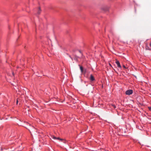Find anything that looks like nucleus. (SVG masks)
Wrapping results in <instances>:
<instances>
[{
  "label": "nucleus",
  "mask_w": 151,
  "mask_h": 151,
  "mask_svg": "<svg viewBox=\"0 0 151 151\" xmlns=\"http://www.w3.org/2000/svg\"><path fill=\"white\" fill-rule=\"evenodd\" d=\"M89 79L91 81H93L95 80L94 76L92 74L90 75Z\"/></svg>",
  "instance_id": "4"
},
{
  "label": "nucleus",
  "mask_w": 151,
  "mask_h": 151,
  "mask_svg": "<svg viewBox=\"0 0 151 151\" xmlns=\"http://www.w3.org/2000/svg\"><path fill=\"white\" fill-rule=\"evenodd\" d=\"M12 74H13V75H14V73H12Z\"/></svg>",
  "instance_id": "15"
},
{
  "label": "nucleus",
  "mask_w": 151,
  "mask_h": 151,
  "mask_svg": "<svg viewBox=\"0 0 151 151\" xmlns=\"http://www.w3.org/2000/svg\"><path fill=\"white\" fill-rule=\"evenodd\" d=\"M80 69L81 70V72H83V67L81 66H80Z\"/></svg>",
  "instance_id": "8"
},
{
  "label": "nucleus",
  "mask_w": 151,
  "mask_h": 151,
  "mask_svg": "<svg viewBox=\"0 0 151 151\" xmlns=\"http://www.w3.org/2000/svg\"><path fill=\"white\" fill-rule=\"evenodd\" d=\"M41 11V10L40 9V8L39 7L38 8V11L37 13V14H40V13Z\"/></svg>",
  "instance_id": "7"
},
{
  "label": "nucleus",
  "mask_w": 151,
  "mask_h": 151,
  "mask_svg": "<svg viewBox=\"0 0 151 151\" xmlns=\"http://www.w3.org/2000/svg\"><path fill=\"white\" fill-rule=\"evenodd\" d=\"M115 63L117 65V67L118 68L121 69L122 68V67L120 65V64L119 61L117 60H116L115 62Z\"/></svg>",
  "instance_id": "5"
},
{
  "label": "nucleus",
  "mask_w": 151,
  "mask_h": 151,
  "mask_svg": "<svg viewBox=\"0 0 151 151\" xmlns=\"http://www.w3.org/2000/svg\"><path fill=\"white\" fill-rule=\"evenodd\" d=\"M18 100H17V102H16V103H17V104H18Z\"/></svg>",
  "instance_id": "12"
},
{
  "label": "nucleus",
  "mask_w": 151,
  "mask_h": 151,
  "mask_svg": "<svg viewBox=\"0 0 151 151\" xmlns=\"http://www.w3.org/2000/svg\"><path fill=\"white\" fill-rule=\"evenodd\" d=\"M51 137L54 139H58V140H61L62 141H63L64 143H66V140L64 139L60 138H59V137H56L54 135L52 136Z\"/></svg>",
  "instance_id": "2"
},
{
  "label": "nucleus",
  "mask_w": 151,
  "mask_h": 151,
  "mask_svg": "<svg viewBox=\"0 0 151 151\" xmlns=\"http://www.w3.org/2000/svg\"><path fill=\"white\" fill-rule=\"evenodd\" d=\"M150 47H151V42H150Z\"/></svg>",
  "instance_id": "13"
},
{
  "label": "nucleus",
  "mask_w": 151,
  "mask_h": 151,
  "mask_svg": "<svg viewBox=\"0 0 151 151\" xmlns=\"http://www.w3.org/2000/svg\"><path fill=\"white\" fill-rule=\"evenodd\" d=\"M111 105L115 109V108H116V107L115 105L112 104Z\"/></svg>",
  "instance_id": "9"
},
{
  "label": "nucleus",
  "mask_w": 151,
  "mask_h": 151,
  "mask_svg": "<svg viewBox=\"0 0 151 151\" xmlns=\"http://www.w3.org/2000/svg\"><path fill=\"white\" fill-rule=\"evenodd\" d=\"M1 150H2V148H1Z\"/></svg>",
  "instance_id": "14"
},
{
  "label": "nucleus",
  "mask_w": 151,
  "mask_h": 151,
  "mask_svg": "<svg viewBox=\"0 0 151 151\" xmlns=\"http://www.w3.org/2000/svg\"><path fill=\"white\" fill-rule=\"evenodd\" d=\"M145 49L146 50H151V49L150 48H149L147 44L146 45V47H145Z\"/></svg>",
  "instance_id": "6"
},
{
  "label": "nucleus",
  "mask_w": 151,
  "mask_h": 151,
  "mask_svg": "<svg viewBox=\"0 0 151 151\" xmlns=\"http://www.w3.org/2000/svg\"><path fill=\"white\" fill-rule=\"evenodd\" d=\"M148 109L149 110L151 111V107H148Z\"/></svg>",
  "instance_id": "10"
},
{
  "label": "nucleus",
  "mask_w": 151,
  "mask_h": 151,
  "mask_svg": "<svg viewBox=\"0 0 151 151\" xmlns=\"http://www.w3.org/2000/svg\"><path fill=\"white\" fill-rule=\"evenodd\" d=\"M133 91L132 90L129 89L127 90L125 92V94L126 95H129L132 94L133 93Z\"/></svg>",
  "instance_id": "3"
},
{
  "label": "nucleus",
  "mask_w": 151,
  "mask_h": 151,
  "mask_svg": "<svg viewBox=\"0 0 151 151\" xmlns=\"http://www.w3.org/2000/svg\"><path fill=\"white\" fill-rule=\"evenodd\" d=\"M123 68H127L126 67L125 65H123Z\"/></svg>",
  "instance_id": "11"
},
{
  "label": "nucleus",
  "mask_w": 151,
  "mask_h": 151,
  "mask_svg": "<svg viewBox=\"0 0 151 151\" xmlns=\"http://www.w3.org/2000/svg\"><path fill=\"white\" fill-rule=\"evenodd\" d=\"M118 134L119 135H124L126 132L124 127H121L118 129Z\"/></svg>",
  "instance_id": "1"
}]
</instances>
